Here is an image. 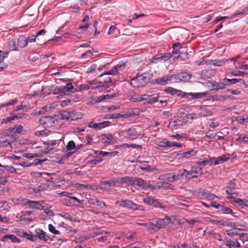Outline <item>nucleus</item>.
Segmentation results:
<instances>
[{
  "mask_svg": "<svg viewBox=\"0 0 248 248\" xmlns=\"http://www.w3.org/2000/svg\"><path fill=\"white\" fill-rule=\"evenodd\" d=\"M90 83L92 84V90L98 88L106 89L109 88V85L105 84L103 81H97L96 80H91Z\"/></svg>",
  "mask_w": 248,
  "mask_h": 248,
  "instance_id": "4468645a",
  "label": "nucleus"
},
{
  "mask_svg": "<svg viewBox=\"0 0 248 248\" xmlns=\"http://www.w3.org/2000/svg\"><path fill=\"white\" fill-rule=\"evenodd\" d=\"M22 237L26 238L27 239L31 240V241H34L35 240L33 239V236L31 233H29L25 232L22 233Z\"/></svg>",
  "mask_w": 248,
  "mask_h": 248,
  "instance_id": "49530a36",
  "label": "nucleus"
},
{
  "mask_svg": "<svg viewBox=\"0 0 248 248\" xmlns=\"http://www.w3.org/2000/svg\"><path fill=\"white\" fill-rule=\"evenodd\" d=\"M226 193L228 195H237L239 192L236 190L235 187H228L227 189L226 190Z\"/></svg>",
  "mask_w": 248,
  "mask_h": 248,
  "instance_id": "ea45409f",
  "label": "nucleus"
},
{
  "mask_svg": "<svg viewBox=\"0 0 248 248\" xmlns=\"http://www.w3.org/2000/svg\"><path fill=\"white\" fill-rule=\"evenodd\" d=\"M126 135V138L130 140L137 139L140 136V134L139 133L135 127H131L127 129Z\"/></svg>",
  "mask_w": 248,
  "mask_h": 248,
  "instance_id": "9b49d317",
  "label": "nucleus"
},
{
  "mask_svg": "<svg viewBox=\"0 0 248 248\" xmlns=\"http://www.w3.org/2000/svg\"><path fill=\"white\" fill-rule=\"evenodd\" d=\"M19 203H20L24 205H28L29 206L30 202L31 200H30L26 198H20L17 199Z\"/></svg>",
  "mask_w": 248,
  "mask_h": 248,
  "instance_id": "a18cd8bd",
  "label": "nucleus"
},
{
  "mask_svg": "<svg viewBox=\"0 0 248 248\" xmlns=\"http://www.w3.org/2000/svg\"><path fill=\"white\" fill-rule=\"evenodd\" d=\"M143 202L144 203L149 205L153 206L155 207H159L162 208L165 207V206L162 203L159 202L157 200L154 199L151 197H147L144 198Z\"/></svg>",
  "mask_w": 248,
  "mask_h": 248,
  "instance_id": "0eeeda50",
  "label": "nucleus"
},
{
  "mask_svg": "<svg viewBox=\"0 0 248 248\" xmlns=\"http://www.w3.org/2000/svg\"><path fill=\"white\" fill-rule=\"evenodd\" d=\"M118 202L119 201H117ZM120 205L121 206L126 207V208H129L130 209H133V210H141L142 206L140 205L139 204H137L134 202H133L128 200H121L119 202Z\"/></svg>",
  "mask_w": 248,
  "mask_h": 248,
  "instance_id": "20e7f679",
  "label": "nucleus"
},
{
  "mask_svg": "<svg viewBox=\"0 0 248 248\" xmlns=\"http://www.w3.org/2000/svg\"><path fill=\"white\" fill-rule=\"evenodd\" d=\"M17 102V100L15 99L11 100L10 101L7 102L6 103L1 104L0 105V109L2 108H4V107H8V106H9L11 105H13L16 104Z\"/></svg>",
  "mask_w": 248,
  "mask_h": 248,
  "instance_id": "de8ad7c7",
  "label": "nucleus"
},
{
  "mask_svg": "<svg viewBox=\"0 0 248 248\" xmlns=\"http://www.w3.org/2000/svg\"><path fill=\"white\" fill-rule=\"evenodd\" d=\"M9 48L11 50H16V42L13 40H10L9 42Z\"/></svg>",
  "mask_w": 248,
  "mask_h": 248,
  "instance_id": "4d7b16f0",
  "label": "nucleus"
},
{
  "mask_svg": "<svg viewBox=\"0 0 248 248\" xmlns=\"http://www.w3.org/2000/svg\"><path fill=\"white\" fill-rule=\"evenodd\" d=\"M151 76L152 75L151 74L149 73H145L140 76H138V78L140 80V83H141L143 86L149 82Z\"/></svg>",
  "mask_w": 248,
  "mask_h": 248,
  "instance_id": "2eb2a0df",
  "label": "nucleus"
},
{
  "mask_svg": "<svg viewBox=\"0 0 248 248\" xmlns=\"http://www.w3.org/2000/svg\"><path fill=\"white\" fill-rule=\"evenodd\" d=\"M211 222L216 225H220L222 226H226L227 225H228V221L227 220H211Z\"/></svg>",
  "mask_w": 248,
  "mask_h": 248,
  "instance_id": "72a5a7b5",
  "label": "nucleus"
},
{
  "mask_svg": "<svg viewBox=\"0 0 248 248\" xmlns=\"http://www.w3.org/2000/svg\"><path fill=\"white\" fill-rule=\"evenodd\" d=\"M44 203L43 201H31L29 204V207L32 209H35L37 210H43V206L42 204Z\"/></svg>",
  "mask_w": 248,
  "mask_h": 248,
  "instance_id": "aec40b11",
  "label": "nucleus"
},
{
  "mask_svg": "<svg viewBox=\"0 0 248 248\" xmlns=\"http://www.w3.org/2000/svg\"><path fill=\"white\" fill-rule=\"evenodd\" d=\"M188 94L190 95L194 98H201L206 94L205 93H190Z\"/></svg>",
  "mask_w": 248,
  "mask_h": 248,
  "instance_id": "c03bdc74",
  "label": "nucleus"
},
{
  "mask_svg": "<svg viewBox=\"0 0 248 248\" xmlns=\"http://www.w3.org/2000/svg\"><path fill=\"white\" fill-rule=\"evenodd\" d=\"M74 113L65 110L61 111L59 113L60 118L62 120L70 121L73 120Z\"/></svg>",
  "mask_w": 248,
  "mask_h": 248,
  "instance_id": "dca6fc26",
  "label": "nucleus"
},
{
  "mask_svg": "<svg viewBox=\"0 0 248 248\" xmlns=\"http://www.w3.org/2000/svg\"><path fill=\"white\" fill-rule=\"evenodd\" d=\"M227 234L228 235H229L230 237H232L234 236H236L238 234V233L233 230H230L226 231Z\"/></svg>",
  "mask_w": 248,
  "mask_h": 248,
  "instance_id": "338daca9",
  "label": "nucleus"
},
{
  "mask_svg": "<svg viewBox=\"0 0 248 248\" xmlns=\"http://www.w3.org/2000/svg\"><path fill=\"white\" fill-rule=\"evenodd\" d=\"M36 39V36L35 35H31L30 36H28L27 39V44H28V43H33L35 42Z\"/></svg>",
  "mask_w": 248,
  "mask_h": 248,
  "instance_id": "0e129e2a",
  "label": "nucleus"
},
{
  "mask_svg": "<svg viewBox=\"0 0 248 248\" xmlns=\"http://www.w3.org/2000/svg\"><path fill=\"white\" fill-rule=\"evenodd\" d=\"M238 136V138L237 139V140H241L244 142L248 143V137L246 135L239 134Z\"/></svg>",
  "mask_w": 248,
  "mask_h": 248,
  "instance_id": "8fccbe9b",
  "label": "nucleus"
},
{
  "mask_svg": "<svg viewBox=\"0 0 248 248\" xmlns=\"http://www.w3.org/2000/svg\"><path fill=\"white\" fill-rule=\"evenodd\" d=\"M167 224H166L164 219L158 220L156 222L155 226L158 228H163L165 227Z\"/></svg>",
  "mask_w": 248,
  "mask_h": 248,
  "instance_id": "13d9d810",
  "label": "nucleus"
},
{
  "mask_svg": "<svg viewBox=\"0 0 248 248\" xmlns=\"http://www.w3.org/2000/svg\"><path fill=\"white\" fill-rule=\"evenodd\" d=\"M115 140L111 134H102L101 135V141L103 143L110 144Z\"/></svg>",
  "mask_w": 248,
  "mask_h": 248,
  "instance_id": "5701e85b",
  "label": "nucleus"
},
{
  "mask_svg": "<svg viewBox=\"0 0 248 248\" xmlns=\"http://www.w3.org/2000/svg\"><path fill=\"white\" fill-rule=\"evenodd\" d=\"M170 81L172 79L174 80L175 81L178 82L179 80L180 81V78L179 77V73L177 75L173 74V75H170Z\"/></svg>",
  "mask_w": 248,
  "mask_h": 248,
  "instance_id": "e2e57ef3",
  "label": "nucleus"
},
{
  "mask_svg": "<svg viewBox=\"0 0 248 248\" xmlns=\"http://www.w3.org/2000/svg\"><path fill=\"white\" fill-rule=\"evenodd\" d=\"M197 151L191 150L186 152H180L178 155H180L183 157L189 158L190 156L195 155L197 154Z\"/></svg>",
  "mask_w": 248,
  "mask_h": 248,
  "instance_id": "a878e982",
  "label": "nucleus"
},
{
  "mask_svg": "<svg viewBox=\"0 0 248 248\" xmlns=\"http://www.w3.org/2000/svg\"><path fill=\"white\" fill-rule=\"evenodd\" d=\"M182 48V46L179 43L176 42L173 45V51L172 54H180L181 52L180 49Z\"/></svg>",
  "mask_w": 248,
  "mask_h": 248,
  "instance_id": "7c9ffc66",
  "label": "nucleus"
},
{
  "mask_svg": "<svg viewBox=\"0 0 248 248\" xmlns=\"http://www.w3.org/2000/svg\"><path fill=\"white\" fill-rule=\"evenodd\" d=\"M179 57L180 59V60L182 61L185 62L188 59V54L187 52H185V53L181 52L179 54Z\"/></svg>",
  "mask_w": 248,
  "mask_h": 248,
  "instance_id": "09e8293b",
  "label": "nucleus"
},
{
  "mask_svg": "<svg viewBox=\"0 0 248 248\" xmlns=\"http://www.w3.org/2000/svg\"><path fill=\"white\" fill-rule=\"evenodd\" d=\"M62 202L64 205L69 206L75 205L76 202L81 203V201L80 200L74 196L63 198L62 199Z\"/></svg>",
  "mask_w": 248,
  "mask_h": 248,
  "instance_id": "9d476101",
  "label": "nucleus"
},
{
  "mask_svg": "<svg viewBox=\"0 0 248 248\" xmlns=\"http://www.w3.org/2000/svg\"><path fill=\"white\" fill-rule=\"evenodd\" d=\"M164 91L171 95H177L178 96H181L182 92L181 90H177L172 87H168L165 89Z\"/></svg>",
  "mask_w": 248,
  "mask_h": 248,
  "instance_id": "b1692460",
  "label": "nucleus"
},
{
  "mask_svg": "<svg viewBox=\"0 0 248 248\" xmlns=\"http://www.w3.org/2000/svg\"><path fill=\"white\" fill-rule=\"evenodd\" d=\"M170 81V75H167L160 78H156L155 80V83L158 85H165Z\"/></svg>",
  "mask_w": 248,
  "mask_h": 248,
  "instance_id": "412c9836",
  "label": "nucleus"
},
{
  "mask_svg": "<svg viewBox=\"0 0 248 248\" xmlns=\"http://www.w3.org/2000/svg\"><path fill=\"white\" fill-rule=\"evenodd\" d=\"M120 147L123 148L132 147L133 148H141L142 146L140 145H138L136 144H127V143H124L120 145Z\"/></svg>",
  "mask_w": 248,
  "mask_h": 248,
  "instance_id": "58836bf2",
  "label": "nucleus"
},
{
  "mask_svg": "<svg viewBox=\"0 0 248 248\" xmlns=\"http://www.w3.org/2000/svg\"><path fill=\"white\" fill-rule=\"evenodd\" d=\"M206 136L210 139H215L217 137V135L213 131L209 130L206 133Z\"/></svg>",
  "mask_w": 248,
  "mask_h": 248,
  "instance_id": "6e6d98bb",
  "label": "nucleus"
},
{
  "mask_svg": "<svg viewBox=\"0 0 248 248\" xmlns=\"http://www.w3.org/2000/svg\"><path fill=\"white\" fill-rule=\"evenodd\" d=\"M66 148L68 151H71L73 150H75V151L77 150V149H76L75 143L73 140H70L68 142Z\"/></svg>",
  "mask_w": 248,
  "mask_h": 248,
  "instance_id": "79ce46f5",
  "label": "nucleus"
},
{
  "mask_svg": "<svg viewBox=\"0 0 248 248\" xmlns=\"http://www.w3.org/2000/svg\"><path fill=\"white\" fill-rule=\"evenodd\" d=\"M130 84L134 88H137L140 86H143L141 83L140 82V80L138 77L133 78L130 82Z\"/></svg>",
  "mask_w": 248,
  "mask_h": 248,
  "instance_id": "2f4dec72",
  "label": "nucleus"
},
{
  "mask_svg": "<svg viewBox=\"0 0 248 248\" xmlns=\"http://www.w3.org/2000/svg\"><path fill=\"white\" fill-rule=\"evenodd\" d=\"M248 10V7H245L242 8L240 10L237 11L235 14L232 16V18H233L235 16H237L243 15Z\"/></svg>",
  "mask_w": 248,
  "mask_h": 248,
  "instance_id": "c9c22d12",
  "label": "nucleus"
},
{
  "mask_svg": "<svg viewBox=\"0 0 248 248\" xmlns=\"http://www.w3.org/2000/svg\"><path fill=\"white\" fill-rule=\"evenodd\" d=\"M23 156L27 158H33L39 156L38 155V154H37L26 153L24 154Z\"/></svg>",
  "mask_w": 248,
  "mask_h": 248,
  "instance_id": "052dcab7",
  "label": "nucleus"
},
{
  "mask_svg": "<svg viewBox=\"0 0 248 248\" xmlns=\"http://www.w3.org/2000/svg\"><path fill=\"white\" fill-rule=\"evenodd\" d=\"M54 118L49 116L43 117L39 120L40 124L45 128L51 127L54 126Z\"/></svg>",
  "mask_w": 248,
  "mask_h": 248,
  "instance_id": "423d86ee",
  "label": "nucleus"
},
{
  "mask_svg": "<svg viewBox=\"0 0 248 248\" xmlns=\"http://www.w3.org/2000/svg\"><path fill=\"white\" fill-rule=\"evenodd\" d=\"M15 140V138L12 136H10L8 133L7 135L0 138V148L5 147L10 145Z\"/></svg>",
  "mask_w": 248,
  "mask_h": 248,
  "instance_id": "6e6552de",
  "label": "nucleus"
},
{
  "mask_svg": "<svg viewBox=\"0 0 248 248\" xmlns=\"http://www.w3.org/2000/svg\"><path fill=\"white\" fill-rule=\"evenodd\" d=\"M230 155H228V156L224 155L223 156H218L217 158L218 161H219V164H222L227 161L231 158Z\"/></svg>",
  "mask_w": 248,
  "mask_h": 248,
  "instance_id": "37998d69",
  "label": "nucleus"
},
{
  "mask_svg": "<svg viewBox=\"0 0 248 248\" xmlns=\"http://www.w3.org/2000/svg\"><path fill=\"white\" fill-rule=\"evenodd\" d=\"M237 82H241L243 84H245V81L241 78H224L219 84L218 89H224L225 88V86L229 85L230 83L232 84H235Z\"/></svg>",
  "mask_w": 248,
  "mask_h": 248,
  "instance_id": "7ed1b4c3",
  "label": "nucleus"
},
{
  "mask_svg": "<svg viewBox=\"0 0 248 248\" xmlns=\"http://www.w3.org/2000/svg\"><path fill=\"white\" fill-rule=\"evenodd\" d=\"M124 178H129L128 180H124V184H128L132 186H142L143 185V181L141 178L128 176L124 177Z\"/></svg>",
  "mask_w": 248,
  "mask_h": 248,
  "instance_id": "1a4fd4ad",
  "label": "nucleus"
},
{
  "mask_svg": "<svg viewBox=\"0 0 248 248\" xmlns=\"http://www.w3.org/2000/svg\"><path fill=\"white\" fill-rule=\"evenodd\" d=\"M228 60H213L210 61V64L217 66H222L224 65L226 62H228Z\"/></svg>",
  "mask_w": 248,
  "mask_h": 248,
  "instance_id": "c85d7f7f",
  "label": "nucleus"
},
{
  "mask_svg": "<svg viewBox=\"0 0 248 248\" xmlns=\"http://www.w3.org/2000/svg\"><path fill=\"white\" fill-rule=\"evenodd\" d=\"M221 210L224 214H230L232 212V210L230 208L224 206H222Z\"/></svg>",
  "mask_w": 248,
  "mask_h": 248,
  "instance_id": "774afa93",
  "label": "nucleus"
},
{
  "mask_svg": "<svg viewBox=\"0 0 248 248\" xmlns=\"http://www.w3.org/2000/svg\"><path fill=\"white\" fill-rule=\"evenodd\" d=\"M158 94H153L150 95L148 100L146 101V103L148 104L155 103L158 101Z\"/></svg>",
  "mask_w": 248,
  "mask_h": 248,
  "instance_id": "c756f323",
  "label": "nucleus"
},
{
  "mask_svg": "<svg viewBox=\"0 0 248 248\" xmlns=\"http://www.w3.org/2000/svg\"><path fill=\"white\" fill-rule=\"evenodd\" d=\"M116 94L103 95L97 98L98 101L100 102L104 100L116 97Z\"/></svg>",
  "mask_w": 248,
  "mask_h": 248,
  "instance_id": "e433bc0d",
  "label": "nucleus"
},
{
  "mask_svg": "<svg viewBox=\"0 0 248 248\" xmlns=\"http://www.w3.org/2000/svg\"><path fill=\"white\" fill-rule=\"evenodd\" d=\"M181 177H185L186 179H191L194 178L191 174V171H188L185 169H182L178 170L173 173H168L161 175L159 178L164 181L168 182H172L178 180Z\"/></svg>",
  "mask_w": 248,
  "mask_h": 248,
  "instance_id": "f257e3e1",
  "label": "nucleus"
},
{
  "mask_svg": "<svg viewBox=\"0 0 248 248\" xmlns=\"http://www.w3.org/2000/svg\"><path fill=\"white\" fill-rule=\"evenodd\" d=\"M17 45L21 48H24L27 45L26 38L24 35H20L18 38Z\"/></svg>",
  "mask_w": 248,
  "mask_h": 248,
  "instance_id": "cd10ccee",
  "label": "nucleus"
},
{
  "mask_svg": "<svg viewBox=\"0 0 248 248\" xmlns=\"http://www.w3.org/2000/svg\"><path fill=\"white\" fill-rule=\"evenodd\" d=\"M209 234L212 235L215 239L220 241H222L221 236L219 233L215 232L214 231H212L209 232Z\"/></svg>",
  "mask_w": 248,
  "mask_h": 248,
  "instance_id": "5fc2aeb1",
  "label": "nucleus"
},
{
  "mask_svg": "<svg viewBox=\"0 0 248 248\" xmlns=\"http://www.w3.org/2000/svg\"><path fill=\"white\" fill-rule=\"evenodd\" d=\"M226 245L229 248H235L234 244L231 239L226 240Z\"/></svg>",
  "mask_w": 248,
  "mask_h": 248,
  "instance_id": "69168bd1",
  "label": "nucleus"
},
{
  "mask_svg": "<svg viewBox=\"0 0 248 248\" xmlns=\"http://www.w3.org/2000/svg\"><path fill=\"white\" fill-rule=\"evenodd\" d=\"M117 73H118V71L115 66L111 70L106 71V72L104 73L103 74L101 75L100 76V77H103L104 76H108V75H116Z\"/></svg>",
  "mask_w": 248,
  "mask_h": 248,
  "instance_id": "f704fd0d",
  "label": "nucleus"
},
{
  "mask_svg": "<svg viewBox=\"0 0 248 248\" xmlns=\"http://www.w3.org/2000/svg\"><path fill=\"white\" fill-rule=\"evenodd\" d=\"M192 74L189 72H182L179 73L180 81L186 82L191 78Z\"/></svg>",
  "mask_w": 248,
  "mask_h": 248,
  "instance_id": "393cba45",
  "label": "nucleus"
},
{
  "mask_svg": "<svg viewBox=\"0 0 248 248\" xmlns=\"http://www.w3.org/2000/svg\"><path fill=\"white\" fill-rule=\"evenodd\" d=\"M49 131L48 130H42L39 131H36L35 132V134L36 136L41 135V136H46L48 135Z\"/></svg>",
  "mask_w": 248,
  "mask_h": 248,
  "instance_id": "603ef678",
  "label": "nucleus"
},
{
  "mask_svg": "<svg viewBox=\"0 0 248 248\" xmlns=\"http://www.w3.org/2000/svg\"><path fill=\"white\" fill-rule=\"evenodd\" d=\"M11 116L6 117L5 119H2L1 123L2 124H7V123L10 122L12 120H14L12 113L10 114Z\"/></svg>",
  "mask_w": 248,
  "mask_h": 248,
  "instance_id": "680f3d73",
  "label": "nucleus"
},
{
  "mask_svg": "<svg viewBox=\"0 0 248 248\" xmlns=\"http://www.w3.org/2000/svg\"><path fill=\"white\" fill-rule=\"evenodd\" d=\"M90 82H91V80L87 81L85 83L80 85V86L78 87V88H76L75 89H73V90H72L71 92L75 93V92H78V91H80L88 90V89L92 90V84H91L90 83Z\"/></svg>",
  "mask_w": 248,
  "mask_h": 248,
  "instance_id": "a211bd4d",
  "label": "nucleus"
},
{
  "mask_svg": "<svg viewBox=\"0 0 248 248\" xmlns=\"http://www.w3.org/2000/svg\"><path fill=\"white\" fill-rule=\"evenodd\" d=\"M120 116V113H113L107 114L105 118L106 119H117L119 118Z\"/></svg>",
  "mask_w": 248,
  "mask_h": 248,
  "instance_id": "3c124183",
  "label": "nucleus"
},
{
  "mask_svg": "<svg viewBox=\"0 0 248 248\" xmlns=\"http://www.w3.org/2000/svg\"><path fill=\"white\" fill-rule=\"evenodd\" d=\"M130 100L133 102L141 101V95L135 93L131 96Z\"/></svg>",
  "mask_w": 248,
  "mask_h": 248,
  "instance_id": "4c0bfd02",
  "label": "nucleus"
},
{
  "mask_svg": "<svg viewBox=\"0 0 248 248\" xmlns=\"http://www.w3.org/2000/svg\"><path fill=\"white\" fill-rule=\"evenodd\" d=\"M61 216L62 217H63V218L66 219H69V220H70L72 222H78L79 220H78V219H76V218L73 217H72L68 213H64V212H62L61 213Z\"/></svg>",
  "mask_w": 248,
  "mask_h": 248,
  "instance_id": "473e14b6",
  "label": "nucleus"
},
{
  "mask_svg": "<svg viewBox=\"0 0 248 248\" xmlns=\"http://www.w3.org/2000/svg\"><path fill=\"white\" fill-rule=\"evenodd\" d=\"M110 122L109 121H104L102 123H94V122H91L88 124V126L90 128L93 129H101L103 128L108 126Z\"/></svg>",
  "mask_w": 248,
  "mask_h": 248,
  "instance_id": "f8f14e48",
  "label": "nucleus"
},
{
  "mask_svg": "<svg viewBox=\"0 0 248 248\" xmlns=\"http://www.w3.org/2000/svg\"><path fill=\"white\" fill-rule=\"evenodd\" d=\"M48 230L50 232L53 234H58L60 233L59 231L56 230L55 227L52 224L48 225Z\"/></svg>",
  "mask_w": 248,
  "mask_h": 248,
  "instance_id": "bf43d9fd",
  "label": "nucleus"
},
{
  "mask_svg": "<svg viewBox=\"0 0 248 248\" xmlns=\"http://www.w3.org/2000/svg\"><path fill=\"white\" fill-rule=\"evenodd\" d=\"M38 238L43 241L46 242L48 240L49 237L46 234V233L40 228L36 229L35 231Z\"/></svg>",
  "mask_w": 248,
  "mask_h": 248,
  "instance_id": "f3484780",
  "label": "nucleus"
},
{
  "mask_svg": "<svg viewBox=\"0 0 248 248\" xmlns=\"http://www.w3.org/2000/svg\"><path fill=\"white\" fill-rule=\"evenodd\" d=\"M8 239H10L13 243H19L20 242V239L14 234L4 235L1 237V241L4 242Z\"/></svg>",
  "mask_w": 248,
  "mask_h": 248,
  "instance_id": "6ab92c4d",
  "label": "nucleus"
},
{
  "mask_svg": "<svg viewBox=\"0 0 248 248\" xmlns=\"http://www.w3.org/2000/svg\"><path fill=\"white\" fill-rule=\"evenodd\" d=\"M23 127L21 125H16L14 127H10L8 129L10 136H13V134H20L23 130Z\"/></svg>",
  "mask_w": 248,
  "mask_h": 248,
  "instance_id": "4be33fe9",
  "label": "nucleus"
},
{
  "mask_svg": "<svg viewBox=\"0 0 248 248\" xmlns=\"http://www.w3.org/2000/svg\"><path fill=\"white\" fill-rule=\"evenodd\" d=\"M191 174L193 175V177H197L201 175L202 173V168L198 167H192L190 170Z\"/></svg>",
  "mask_w": 248,
  "mask_h": 248,
  "instance_id": "bb28decb",
  "label": "nucleus"
},
{
  "mask_svg": "<svg viewBox=\"0 0 248 248\" xmlns=\"http://www.w3.org/2000/svg\"><path fill=\"white\" fill-rule=\"evenodd\" d=\"M208 192L207 191H201L198 193V196L202 199H207Z\"/></svg>",
  "mask_w": 248,
  "mask_h": 248,
  "instance_id": "864d4df0",
  "label": "nucleus"
},
{
  "mask_svg": "<svg viewBox=\"0 0 248 248\" xmlns=\"http://www.w3.org/2000/svg\"><path fill=\"white\" fill-rule=\"evenodd\" d=\"M9 207V203L6 201L0 202V210L1 211H7Z\"/></svg>",
  "mask_w": 248,
  "mask_h": 248,
  "instance_id": "a19ab883",
  "label": "nucleus"
},
{
  "mask_svg": "<svg viewBox=\"0 0 248 248\" xmlns=\"http://www.w3.org/2000/svg\"><path fill=\"white\" fill-rule=\"evenodd\" d=\"M74 87L72 83H68L64 86H59L56 87L53 91L52 94L58 95L56 98L58 99H61L64 97L66 94V92L72 91Z\"/></svg>",
  "mask_w": 248,
  "mask_h": 248,
  "instance_id": "f03ea898",
  "label": "nucleus"
},
{
  "mask_svg": "<svg viewBox=\"0 0 248 248\" xmlns=\"http://www.w3.org/2000/svg\"><path fill=\"white\" fill-rule=\"evenodd\" d=\"M129 178H124L123 177H116L112 178L110 179L108 181H103L101 182V185H108L109 186L111 185H115L117 184H123L124 181V180L126 181L129 180Z\"/></svg>",
  "mask_w": 248,
  "mask_h": 248,
  "instance_id": "39448f33",
  "label": "nucleus"
},
{
  "mask_svg": "<svg viewBox=\"0 0 248 248\" xmlns=\"http://www.w3.org/2000/svg\"><path fill=\"white\" fill-rule=\"evenodd\" d=\"M171 57L172 54L170 53H166L156 55L153 57V59L163 62L169 60Z\"/></svg>",
  "mask_w": 248,
  "mask_h": 248,
  "instance_id": "ddd939ff",
  "label": "nucleus"
}]
</instances>
